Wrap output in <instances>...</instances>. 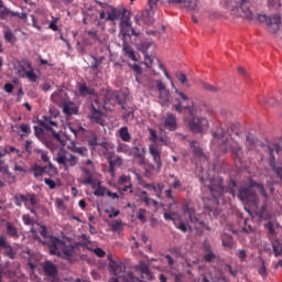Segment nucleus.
I'll return each instance as SVG.
<instances>
[{
  "mask_svg": "<svg viewBox=\"0 0 282 282\" xmlns=\"http://www.w3.org/2000/svg\"><path fill=\"white\" fill-rule=\"evenodd\" d=\"M238 199L242 204H248L253 208L256 217L268 219L265 208H268V193L261 183L251 182V186L242 187L238 191Z\"/></svg>",
  "mask_w": 282,
  "mask_h": 282,
  "instance_id": "obj_1",
  "label": "nucleus"
},
{
  "mask_svg": "<svg viewBox=\"0 0 282 282\" xmlns=\"http://www.w3.org/2000/svg\"><path fill=\"white\" fill-rule=\"evenodd\" d=\"M175 94H177L178 97L175 98L176 104L172 105V109L177 111V113L187 111L189 115V118L187 119L188 129L192 133H204V131L209 127L208 119L204 117H195L197 116V110L195 109V106H193V100H191L188 96L180 91L177 88H175Z\"/></svg>",
  "mask_w": 282,
  "mask_h": 282,
  "instance_id": "obj_2",
  "label": "nucleus"
},
{
  "mask_svg": "<svg viewBox=\"0 0 282 282\" xmlns=\"http://www.w3.org/2000/svg\"><path fill=\"white\" fill-rule=\"evenodd\" d=\"M181 210L185 217H187V223L180 221L175 224V227L181 230V232H188V230H196L197 228H203V230L210 231V225L206 220L197 216L193 200L186 199L182 206Z\"/></svg>",
  "mask_w": 282,
  "mask_h": 282,
  "instance_id": "obj_3",
  "label": "nucleus"
},
{
  "mask_svg": "<svg viewBox=\"0 0 282 282\" xmlns=\"http://www.w3.org/2000/svg\"><path fill=\"white\" fill-rule=\"evenodd\" d=\"M106 21H118L120 19V36L121 41H126L127 36H140V30L133 28V23L131 22V12L123 9H118L111 7L110 11H107Z\"/></svg>",
  "mask_w": 282,
  "mask_h": 282,
  "instance_id": "obj_4",
  "label": "nucleus"
},
{
  "mask_svg": "<svg viewBox=\"0 0 282 282\" xmlns=\"http://www.w3.org/2000/svg\"><path fill=\"white\" fill-rule=\"evenodd\" d=\"M67 150L61 149L57 154L55 162L59 164L61 166H64L65 171H68L69 169H74V166H78V162H80V159L77 155H80L82 158H87L88 150L85 147H77L75 142H72L69 145H67ZM76 153L77 155H75Z\"/></svg>",
  "mask_w": 282,
  "mask_h": 282,
  "instance_id": "obj_5",
  "label": "nucleus"
},
{
  "mask_svg": "<svg viewBox=\"0 0 282 282\" xmlns=\"http://www.w3.org/2000/svg\"><path fill=\"white\" fill-rule=\"evenodd\" d=\"M200 182L202 184H204L206 188H208L214 199H219V197H221L224 193H229V195H232V197H236L237 182L235 181L230 182L229 187L224 186V178L219 176L214 177L213 180H205L204 177H202Z\"/></svg>",
  "mask_w": 282,
  "mask_h": 282,
  "instance_id": "obj_6",
  "label": "nucleus"
},
{
  "mask_svg": "<svg viewBox=\"0 0 282 282\" xmlns=\"http://www.w3.org/2000/svg\"><path fill=\"white\" fill-rule=\"evenodd\" d=\"M108 270L113 274L110 282H142L132 271H127V264L120 260H110Z\"/></svg>",
  "mask_w": 282,
  "mask_h": 282,
  "instance_id": "obj_7",
  "label": "nucleus"
},
{
  "mask_svg": "<svg viewBox=\"0 0 282 282\" xmlns=\"http://www.w3.org/2000/svg\"><path fill=\"white\" fill-rule=\"evenodd\" d=\"M46 241H41L43 246H47L50 254H55L56 257H63V259H72L74 257V245H67L65 241L57 237L51 236L46 238Z\"/></svg>",
  "mask_w": 282,
  "mask_h": 282,
  "instance_id": "obj_8",
  "label": "nucleus"
},
{
  "mask_svg": "<svg viewBox=\"0 0 282 282\" xmlns=\"http://www.w3.org/2000/svg\"><path fill=\"white\" fill-rule=\"evenodd\" d=\"M40 127L45 129V131H50L62 147H65V137L61 134V127L58 126V119L54 116H43L42 119L39 120Z\"/></svg>",
  "mask_w": 282,
  "mask_h": 282,
  "instance_id": "obj_9",
  "label": "nucleus"
},
{
  "mask_svg": "<svg viewBox=\"0 0 282 282\" xmlns=\"http://www.w3.org/2000/svg\"><path fill=\"white\" fill-rule=\"evenodd\" d=\"M149 153L154 164L149 163L145 165V177H153L155 173H161L162 171V150L155 143H151L149 145Z\"/></svg>",
  "mask_w": 282,
  "mask_h": 282,
  "instance_id": "obj_10",
  "label": "nucleus"
},
{
  "mask_svg": "<svg viewBox=\"0 0 282 282\" xmlns=\"http://www.w3.org/2000/svg\"><path fill=\"white\" fill-rule=\"evenodd\" d=\"M219 151L221 153H231V158L235 162H243V145L235 140H224L219 144Z\"/></svg>",
  "mask_w": 282,
  "mask_h": 282,
  "instance_id": "obj_11",
  "label": "nucleus"
},
{
  "mask_svg": "<svg viewBox=\"0 0 282 282\" xmlns=\"http://www.w3.org/2000/svg\"><path fill=\"white\" fill-rule=\"evenodd\" d=\"M268 151H269V164L271 166V170L275 172V176L278 177V180H281L282 182V166H276V156H274V154H279L281 153V145L279 144H273V145H269L268 147Z\"/></svg>",
  "mask_w": 282,
  "mask_h": 282,
  "instance_id": "obj_12",
  "label": "nucleus"
},
{
  "mask_svg": "<svg viewBox=\"0 0 282 282\" xmlns=\"http://www.w3.org/2000/svg\"><path fill=\"white\" fill-rule=\"evenodd\" d=\"M260 23H267L270 32L276 34L281 28V15L274 14L273 17H268L265 14H258L257 17Z\"/></svg>",
  "mask_w": 282,
  "mask_h": 282,
  "instance_id": "obj_13",
  "label": "nucleus"
},
{
  "mask_svg": "<svg viewBox=\"0 0 282 282\" xmlns=\"http://www.w3.org/2000/svg\"><path fill=\"white\" fill-rule=\"evenodd\" d=\"M82 173H84V177L82 180V184L84 186H88L89 184H94V175L96 173V166L94 165V161L88 159L84 165L80 167Z\"/></svg>",
  "mask_w": 282,
  "mask_h": 282,
  "instance_id": "obj_14",
  "label": "nucleus"
},
{
  "mask_svg": "<svg viewBox=\"0 0 282 282\" xmlns=\"http://www.w3.org/2000/svg\"><path fill=\"white\" fill-rule=\"evenodd\" d=\"M31 172L33 173V177L35 180H39L42 175H48L50 177L56 175V167H54V164L50 163V166L44 165L41 166L39 163L33 164L31 167Z\"/></svg>",
  "mask_w": 282,
  "mask_h": 282,
  "instance_id": "obj_15",
  "label": "nucleus"
},
{
  "mask_svg": "<svg viewBox=\"0 0 282 282\" xmlns=\"http://www.w3.org/2000/svg\"><path fill=\"white\" fill-rule=\"evenodd\" d=\"M14 153L18 158H21V150L10 145L0 148V173H8V165H6V158L7 155H12Z\"/></svg>",
  "mask_w": 282,
  "mask_h": 282,
  "instance_id": "obj_16",
  "label": "nucleus"
},
{
  "mask_svg": "<svg viewBox=\"0 0 282 282\" xmlns=\"http://www.w3.org/2000/svg\"><path fill=\"white\" fill-rule=\"evenodd\" d=\"M42 270H43L44 274L47 276V281L59 282L58 281V268L52 261H45L42 264Z\"/></svg>",
  "mask_w": 282,
  "mask_h": 282,
  "instance_id": "obj_17",
  "label": "nucleus"
},
{
  "mask_svg": "<svg viewBox=\"0 0 282 282\" xmlns=\"http://www.w3.org/2000/svg\"><path fill=\"white\" fill-rule=\"evenodd\" d=\"M0 252H2L3 257L7 259H17V250L10 246V242L6 239V236H0Z\"/></svg>",
  "mask_w": 282,
  "mask_h": 282,
  "instance_id": "obj_18",
  "label": "nucleus"
},
{
  "mask_svg": "<svg viewBox=\"0 0 282 282\" xmlns=\"http://www.w3.org/2000/svg\"><path fill=\"white\" fill-rule=\"evenodd\" d=\"M221 213V210H219L218 208H210L209 206L204 208V212L198 215V219H203L204 221H206L207 226H208V220L213 219V217L215 219H217L219 217V214Z\"/></svg>",
  "mask_w": 282,
  "mask_h": 282,
  "instance_id": "obj_19",
  "label": "nucleus"
},
{
  "mask_svg": "<svg viewBox=\"0 0 282 282\" xmlns=\"http://www.w3.org/2000/svg\"><path fill=\"white\" fill-rule=\"evenodd\" d=\"M51 100L54 102V105H62L63 107L69 100V96L67 93H65V90L59 89L51 95Z\"/></svg>",
  "mask_w": 282,
  "mask_h": 282,
  "instance_id": "obj_20",
  "label": "nucleus"
},
{
  "mask_svg": "<svg viewBox=\"0 0 282 282\" xmlns=\"http://www.w3.org/2000/svg\"><path fill=\"white\" fill-rule=\"evenodd\" d=\"M137 272L141 273V278L145 281H153V272L149 270V265H147V262H140L135 265Z\"/></svg>",
  "mask_w": 282,
  "mask_h": 282,
  "instance_id": "obj_21",
  "label": "nucleus"
},
{
  "mask_svg": "<svg viewBox=\"0 0 282 282\" xmlns=\"http://www.w3.org/2000/svg\"><path fill=\"white\" fill-rule=\"evenodd\" d=\"M132 149L139 166H147V148L140 149L139 147H133Z\"/></svg>",
  "mask_w": 282,
  "mask_h": 282,
  "instance_id": "obj_22",
  "label": "nucleus"
},
{
  "mask_svg": "<svg viewBox=\"0 0 282 282\" xmlns=\"http://www.w3.org/2000/svg\"><path fill=\"white\" fill-rule=\"evenodd\" d=\"M213 141H212V147H215V144H221L224 140L226 139V129L224 127H218L215 131H213Z\"/></svg>",
  "mask_w": 282,
  "mask_h": 282,
  "instance_id": "obj_23",
  "label": "nucleus"
},
{
  "mask_svg": "<svg viewBox=\"0 0 282 282\" xmlns=\"http://www.w3.org/2000/svg\"><path fill=\"white\" fill-rule=\"evenodd\" d=\"M154 83L156 85V90L159 91L160 100L166 102L170 96L169 89H166V85L164 84V82H162V79H156Z\"/></svg>",
  "mask_w": 282,
  "mask_h": 282,
  "instance_id": "obj_24",
  "label": "nucleus"
},
{
  "mask_svg": "<svg viewBox=\"0 0 282 282\" xmlns=\"http://www.w3.org/2000/svg\"><path fill=\"white\" fill-rule=\"evenodd\" d=\"M164 128L169 131H176L177 129V117L173 113H167L164 119Z\"/></svg>",
  "mask_w": 282,
  "mask_h": 282,
  "instance_id": "obj_25",
  "label": "nucleus"
},
{
  "mask_svg": "<svg viewBox=\"0 0 282 282\" xmlns=\"http://www.w3.org/2000/svg\"><path fill=\"white\" fill-rule=\"evenodd\" d=\"M203 250L205 252L203 254V259L207 263H213V261H215V259H217V254H215V252H213V247H210V245H208V242H204Z\"/></svg>",
  "mask_w": 282,
  "mask_h": 282,
  "instance_id": "obj_26",
  "label": "nucleus"
},
{
  "mask_svg": "<svg viewBox=\"0 0 282 282\" xmlns=\"http://www.w3.org/2000/svg\"><path fill=\"white\" fill-rule=\"evenodd\" d=\"M91 113H90V120L91 122H95V124H100L101 127H105V119L102 118V111L99 109H96V106H91Z\"/></svg>",
  "mask_w": 282,
  "mask_h": 282,
  "instance_id": "obj_27",
  "label": "nucleus"
},
{
  "mask_svg": "<svg viewBox=\"0 0 282 282\" xmlns=\"http://www.w3.org/2000/svg\"><path fill=\"white\" fill-rule=\"evenodd\" d=\"M238 3H240V10H242L245 17L249 21H254V13L250 10V2L248 0H238Z\"/></svg>",
  "mask_w": 282,
  "mask_h": 282,
  "instance_id": "obj_28",
  "label": "nucleus"
},
{
  "mask_svg": "<svg viewBox=\"0 0 282 282\" xmlns=\"http://www.w3.org/2000/svg\"><path fill=\"white\" fill-rule=\"evenodd\" d=\"M122 52L124 53V56L130 58V61H133L134 63H138V57H135V51H133V47L127 43V37L126 40H122Z\"/></svg>",
  "mask_w": 282,
  "mask_h": 282,
  "instance_id": "obj_29",
  "label": "nucleus"
},
{
  "mask_svg": "<svg viewBox=\"0 0 282 282\" xmlns=\"http://www.w3.org/2000/svg\"><path fill=\"white\" fill-rule=\"evenodd\" d=\"M78 91L84 98H87V96H96V89L87 86L85 83L78 84Z\"/></svg>",
  "mask_w": 282,
  "mask_h": 282,
  "instance_id": "obj_30",
  "label": "nucleus"
},
{
  "mask_svg": "<svg viewBox=\"0 0 282 282\" xmlns=\"http://www.w3.org/2000/svg\"><path fill=\"white\" fill-rule=\"evenodd\" d=\"M28 69H32V64L28 61H22L18 65V74L20 78H25V75L28 74Z\"/></svg>",
  "mask_w": 282,
  "mask_h": 282,
  "instance_id": "obj_31",
  "label": "nucleus"
},
{
  "mask_svg": "<svg viewBox=\"0 0 282 282\" xmlns=\"http://www.w3.org/2000/svg\"><path fill=\"white\" fill-rule=\"evenodd\" d=\"M63 111L64 113H66L67 116H73L78 113V107H76V105L72 101H69V99L66 101V104L63 105Z\"/></svg>",
  "mask_w": 282,
  "mask_h": 282,
  "instance_id": "obj_32",
  "label": "nucleus"
},
{
  "mask_svg": "<svg viewBox=\"0 0 282 282\" xmlns=\"http://www.w3.org/2000/svg\"><path fill=\"white\" fill-rule=\"evenodd\" d=\"M245 147L247 151H254V149H257V138H254L252 134H247Z\"/></svg>",
  "mask_w": 282,
  "mask_h": 282,
  "instance_id": "obj_33",
  "label": "nucleus"
},
{
  "mask_svg": "<svg viewBox=\"0 0 282 282\" xmlns=\"http://www.w3.org/2000/svg\"><path fill=\"white\" fill-rule=\"evenodd\" d=\"M34 153L36 154L37 158H40L43 164H47L46 166H50V164H52V161H50V155H47V151L35 149Z\"/></svg>",
  "mask_w": 282,
  "mask_h": 282,
  "instance_id": "obj_34",
  "label": "nucleus"
},
{
  "mask_svg": "<svg viewBox=\"0 0 282 282\" xmlns=\"http://www.w3.org/2000/svg\"><path fill=\"white\" fill-rule=\"evenodd\" d=\"M118 135L122 142H131V133L129 132L128 127H121L118 130Z\"/></svg>",
  "mask_w": 282,
  "mask_h": 282,
  "instance_id": "obj_35",
  "label": "nucleus"
},
{
  "mask_svg": "<svg viewBox=\"0 0 282 282\" xmlns=\"http://www.w3.org/2000/svg\"><path fill=\"white\" fill-rule=\"evenodd\" d=\"M169 3H182L183 8H187V10H195L197 8V3L189 0H169Z\"/></svg>",
  "mask_w": 282,
  "mask_h": 282,
  "instance_id": "obj_36",
  "label": "nucleus"
},
{
  "mask_svg": "<svg viewBox=\"0 0 282 282\" xmlns=\"http://www.w3.org/2000/svg\"><path fill=\"white\" fill-rule=\"evenodd\" d=\"M147 50H149V43L141 44V52H142V54H144L145 65H153V58H155V57L149 55L147 53Z\"/></svg>",
  "mask_w": 282,
  "mask_h": 282,
  "instance_id": "obj_37",
  "label": "nucleus"
},
{
  "mask_svg": "<svg viewBox=\"0 0 282 282\" xmlns=\"http://www.w3.org/2000/svg\"><path fill=\"white\" fill-rule=\"evenodd\" d=\"M248 221H250V219L245 218L242 213H238V224H240V226H242V230H245V232L252 230L250 225H248Z\"/></svg>",
  "mask_w": 282,
  "mask_h": 282,
  "instance_id": "obj_38",
  "label": "nucleus"
},
{
  "mask_svg": "<svg viewBox=\"0 0 282 282\" xmlns=\"http://www.w3.org/2000/svg\"><path fill=\"white\" fill-rule=\"evenodd\" d=\"M223 246L225 248H228L229 250L235 246V239H232V236L228 234H224L221 237Z\"/></svg>",
  "mask_w": 282,
  "mask_h": 282,
  "instance_id": "obj_39",
  "label": "nucleus"
},
{
  "mask_svg": "<svg viewBox=\"0 0 282 282\" xmlns=\"http://www.w3.org/2000/svg\"><path fill=\"white\" fill-rule=\"evenodd\" d=\"M7 235L12 237V239H19V230H17L12 223H7Z\"/></svg>",
  "mask_w": 282,
  "mask_h": 282,
  "instance_id": "obj_40",
  "label": "nucleus"
},
{
  "mask_svg": "<svg viewBox=\"0 0 282 282\" xmlns=\"http://www.w3.org/2000/svg\"><path fill=\"white\" fill-rule=\"evenodd\" d=\"M141 200L144 202L145 206H158V202L149 198V194L145 191L140 193Z\"/></svg>",
  "mask_w": 282,
  "mask_h": 282,
  "instance_id": "obj_41",
  "label": "nucleus"
},
{
  "mask_svg": "<svg viewBox=\"0 0 282 282\" xmlns=\"http://www.w3.org/2000/svg\"><path fill=\"white\" fill-rule=\"evenodd\" d=\"M87 144L90 147V149H96V147H98V135H96L94 132L88 134Z\"/></svg>",
  "mask_w": 282,
  "mask_h": 282,
  "instance_id": "obj_42",
  "label": "nucleus"
},
{
  "mask_svg": "<svg viewBox=\"0 0 282 282\" xmlns=\"http://www.w3.org/2000/svg\"><path fill=\"white\" fill-rule=\"evenodd\" d=\"M195 282H213V273L206 269Z\"/></svg>",
  "mask_w": 282,
  "mask_h": 282,
  "instance_id": "obj_43",
  "label": "nucleus"
},
{
  "mask_svg": "<svg viewBox=\"0 0 282 282\" xmlns=\"http://www.w3.org/2000/svg\"><path fill=\"white\" fill-rule=\"evenodd\" d=\"M116 166H122V158L117 156L116 159H110L109 160L110 173H113Z\"/></svg>",
  "mask_w": 282,
  "mask_h": 282,
  "instance_id": "obj_44",
  "label": "nucleus"
},
{
  "mask_svg": "<svg viewBox=\"0 0 282 282\" xmlns=\"http://www.w3.org/2000/svg\"><path fill=\"white\" fill-rule=\"evenodd\" d=\"M3 34L7 43H11V45H14V43L17 42V36H14V33H12V30L8 29L3 32Z\"/></svg>",
  "mask_w": 282,
  "mask_h": 282,
  "instance_id": "obj_45",
  "label": "nucleus"
},
{
  "mask_svg": "<svg viewBox=\"0 0 282 282\" xmlns=\"http://www.w3.org/2000/svg\"><path fill=\"white\" fill-rule=\"evenodd\" d=\"M274 257H282V247L279 240L272 241Z\"/></svg>",
  "mask_w": 282,
  "mask_h": 282,
  "instance_id": "obj_46",
  "label": "nucleus"
},
{
  "mask_svg": "<svg viewBox=\"0 0 282 282\" xmlns=\"http://www.w3.org/2000/svg\"><path fill=\"white\" fill-rule=\"evenodd\" d=\"M123 226L124 223H122V220H116L111 224V230L112 232H122Z\"/></svg>",
  "mask_w": 282,
  "mask_h": 282,
  "instance_id": "obj_47",
  "label": "nucleus"
},
{
  "mask_svg": "<svg viewBox=\"0 0 282 282\" xmlns=\"http://www.w3.org/2000/svg\"><path fill=\"white\" fill-rule=\"evenodd\" d=\"M119 193H133V184L128 183V184H119Z\"/></svg>",
  "mask_w": 282,
  "mask_h": 282,
  "instance_id": "obj_48",
  "label": "nucleus"
},
{
  "mask_svg": "<svg viewBox=\"0 0 282 282\" xmlns=\"http://www.w3.org/2000/svg\"><path fill=\"white\" fill-rule=\"evenodd\" d=\"M25 78H28L30 83H36L39 80V76L34 73V68L28 70Z\"/></svg>",
  "mask_w": 282,
  "mask_h": 282,
  "instance_id": "obj_49",
  "label": "nucleus"
},
{
  "mask_svg": "<svg viewBox=\"0 0 282 282\" xmlns=\"http://www.w3.org/2000/svg\"><path fill=\"white\" fill-rule=\"evenodd\" d=\"M280 100H282V93H279L276 99H264L265 105H270L271 107H276Z\"/></svg>",
  "mask_w": 282,
  "mask_h": 282,
  "instance_id": "obj_50",
  "label": "nucleus"
},
{
  "mask_svg": "<svg viewBox=\"0 0 282 282\" xmlns=\"http://www.w3.org/2000/svg\"><path fill=\"white\" fill-rule=\"evenodd\" d=\"M162 191H164V185L162 183H158L153 192L155 193L156 197H159V199H162V197H164Z\"/></svg>",
  "mask_w": 282,
  "mask_h": 282,
  "instance_id": "obj_51",
  "label": "nucleus"
},
{
  "mask_svg": "<svg viewBox=\"0 0 282 282\" xmlns=\"http://www.w3.org/2000/svg\"><path fill=\"white\" fill-rule=\"evenodd\" d=\"M164 195L166 199H170V202H173L174 205L177 204V198L173 196V189H171V187L164 191Z\"/></svg>",
  "mask_w": 282,
  "mask_h": 282,
  "instance_id": "obj_52",
  "label": "nucleus"
},
{
  "mask_svg": "<svg viewBox=\"0 0 282 282\" xmlns=\"http://www.w3.org/2000/svg\"><path fill=\"white\" fill-rule=\"evenodd\" d=\"M12 12L10 11V9H8L7 7H3L0 9V19L4 20L8 19V17H12Z\"/></svg>",
  "mask_w": 282,
  "mask_h": 282,
  "instance_id": "obj_53",
  "label": "nucleus"
},
{
  "mask_svg": "<svg viewBox=\"0 0 282 282\" xmlns=\"http://www.w3.org/2000/svg\"><path fill=\"white\" fill-rule=\"evenodd\" d=\"M107 188L106 187H102V186H97V188L95 189L94 192V195L96 197H105V195H107Z\"/></svg>",
  "mask_w": 282,
  "mask_h": 282,
  "instance_id": "obj_54",
  "label": "nucleus"
},
{
  "mask_svg": "<svg viewBox=\"0 0 282 282\" xmlns=\"http://www.w3.org/2000/svg\"><path fill=\"white\" fill-rule=\"evenodd\" d=\"M137 219L142 224H147V209H139L137 213Z\"/></svg>",
  "mask_w": 282,
  "mask_h": 282,
  "instance_id": "obj_55",
  "label": "nucleus"
},
{
  "mask_svg": "<svg viewBox=\"0 0 282 282\" xmlns=\"http://www.w3.org/2000/svg\"><path fill=\"white\" fill-rule=\"evenodd\" d=\"M68 129L72 133H74L75 138H78V133H80V131H85V128H83V126L74 127L69 124Z\"/></svg>",
  "mask_w": 282,
  "mask_h": 282,
  "instance_id": "obj_56",
  "label": "nucleus"
},
{
  "mask_svg": "<svg viewBox=\"0 0 282 282\" xmlns=\"http://www.w3.org/2000/svg\"><path fill=\"white\" fill-rule=\"evenodd\" d=\"M258 273L262 279H268V268H265V262H262L261 267L258 270Z\"/></svg>",
  "mask_w": 282,
  "mask_h": 282,
  "instance_id": "obj_57",
  "label": "nucleus"
},
{
  "mask_svg": "<svg viewBox=\"0 0 282 282\" xmlns=\"http://www.w3.org/2000/svg\"><path fill=\"white\" fill-rule=\"evenodd\" d=\"M117 153H129V147L127 143H119L117 145Z\"/></svg>",
  "mask_w": 282,
  "mask_h": 282,
  "instance_id": "obj_58",
  "label": "nucleus"
},
{
  "mask_svg": "<svg viewBox=\"0 0 282 282\" xmlns=\"http://www.w3.org/2000/svg\"><path fill=\"white\" fill-rule=\"evenodd\" d=\"M197 141H192L191 142V148L193 149V152L195 153V155H202L203 151L202 148L197 147Z\"/></svg>",
  "mask_w": 282,
  "mask_h": 282,
  "instance_id": "obj_59",
  "label": "nucleus"
},
{
  "mask_svg": "<svg viewBox=\"0 0 282 282\" xmlns=\"http://www.w3.org/2000/svg\"><path fill=\"white\" fill-rule=\"evenodd\" d=\"M11 17H18V19H22V21H28V13L26 12H17V11H13L11 13Z\"/></svg>",
  "mask_w": 282,
  "mask_h": 282,
  "instance_id": "obj_60",
  "label": "nucleus"
},
{
  "mask_svg": "<svg viewBox=\"0 0 282 282\" xmlns=\"http://www.w3.org/2000/svg\"><path fill=\"white\" fill-rule=\"evenodd\" d=\"M202 87H203V89H206V91H219V88H217L216 86H213L208 83H203Z\"/></svg>",
  "mask_w": 282,
  "mask_h": 282,
  "instance_id": "obj_61",
  "label": "nucleus"
},
{
  "mask_svg": "<svg viewBox=\"0 0 282 282\" xmlns=\"http://www.w3.org/2000/svg\"><path fill=\"white\" fill-rule=\"evenodd\" d=\"M118 184H131V176L121 175L118 180Z\"/></svg>",
  "mask_w": 282,
  "mask_h": 282,
  "instance_id": "obj_62",
  "label": "nucleus"
},
{
  "mask_svg": "<svg viewBox=\"0 0 282 282\" xmlns=\"http://www.w3.org/2000/svg\"><path fill=\"white\" fill-rule=\"evenodd\" d=\"M44 183L46 184V186H48L51 191H54V188H56V182L51 178L45 177Z\"/></svg>",
  "mask_w": 282,
  "mask_h": 282,
  "instance_id": "obj_63",
  "label": "nucleus"
},
{
  "mask_svg": "<svg viewBox=\"0 0 282 282\" xmlns=\"http://www.w3.org/2000/svg\"><path fill=\"white\" fill-rule=\"evenodd\" d=\"M29 202L32 206H36V204H39V198H36V194H29Z\"/></svg>",
  "mask_w": 282,
  "mask_h": 282,
  "instance_id": "obj_64",
  "label": "nucleus"
}]
</instances>
